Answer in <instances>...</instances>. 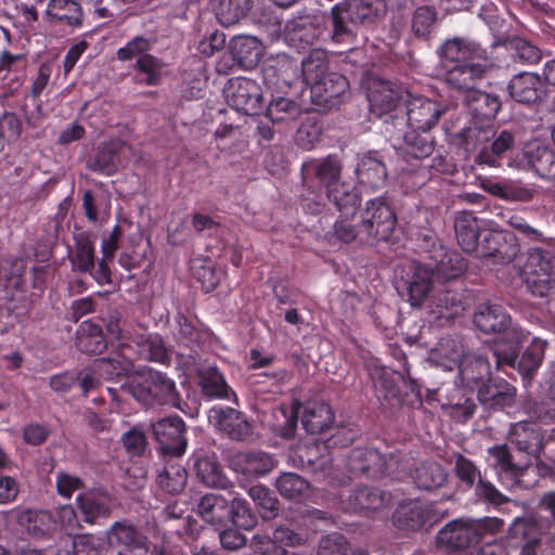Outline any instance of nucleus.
<instances>
[{"mask_svg":"<svg viewBox=\"0 0 555 555\" xmlns=\"http://www.w3.org/2000/svg\"><path fill=\"white\" fill-rule=\"evenodd\" d=\"M494 124L469 119L468 124L457 133L459 145L467 153H479L494 138Z\"/></svg>","mask_w":555,"mask_h":555,"instance_id":"obj_31","label":"nucleus"},{"mask_svg":"<svg viewBox=\"0 0 555 555\" xmlns=\"http://www.w3.org/2000/svg\"><path fill=\"white\" fill-rule=\"evenodd\" d=\"M334 422V412L326 403L307 402L301 414V424L308 434L328 431Z\"/></svg>","mask_w":555,"mask_h":555,"instance_id":"obj_38","label":"nucleus"},{"mask_svg":"<svg viewBox=\"0 0 555 555\" xmlns=\"http://www.w3.org/2000/svg\"><path fill=\"white\" fill-rule=\"evenodd\" d=\"M301 170L304 181L312 177L319 181L326 192L341 183L343 164L337 155H328L322 159L304 163Z\"/></svg>","mask_w":555,"mask_h":555,"instance_id":"obj_26","label":"nucleus"},{"mask_svg":"<svg viewBox=\"0 0 555 555\" xmlns=\"http://www.w3.org/2000/svg\"><path fill=\"white\" fill-rule=\"evenodd\" d=\"M489 452L495 461L494 466L502 485L507 489L516 487L531 489L535 486L534 479H525V476L530 473L528 466L515 464L506 444L495 446Z\"/></svg>","mask_w":555,"mask_h":555,"instance_id":"obj_17","label":"nucleus"},{"mask_svg":"<svg viewBox=\"0 0 555 555\" xmlns=\"http://www.w3.org/2000/svg\"><path fill=\"white\" fill-rule=\"evenodd\" d=\"M229 50L233 64L245 69L254 68L262 56V43L254 36H234Z\"/></svg>","mask_w":555,"mask_h":555,"instance_id":"obj_32","label":"nucleus"},{"mask_svg":"<svg viewBox=\"0 0 555 555\" xmlns=\"http://www.w3.org/2000/svg\"><path fill=\"white\" fill-rule=\"evenodd\" d=\"M52 68L48 63H42L36 78L31 82L30 91L24 96V104L21 106L23 115L30 126H36L42 117V101L40 95L50 81Z\"/></svg>","mask_w":555,"mask_h":555,"instance_id":"obj_27","label":"nucleus"},{"mask_svg":"<svg viewBox=\"0 0 555 555\" xmlns=\"http://www.w3.org/2000/svg\"><path fill=\"white\" fill-rule=\"evenodd\" d=\"M323 125L318 116H307L296 131V144L306 151L312 150L320 142Z\"/></svg>","mask_w":555,"mask_h":555,"instance_id":"obj_61","label":"nucleus"},{"mask_svg":"<svg viewBox=\"0 0 555 555\" xmlns=\"http://www.w3.org/2000/svg\"><path fill=\"white\" fill-rule=\"evenodd\" d=\"M232 498L228 507V518L240 529L251 530L257 524V516L253 512L248 501L244 498L229 493Z\"/></svg>","mask_w":555,"mask_h":555,"instance_id":"obj_56","label":"nucleus"},{"mask_svg":"<svg viewBox=\"0 0 555 555\" xmlns=\"http://www.w3.org/2000/svg\"><path fill=\"white\" fill-rule=\"evenodd\" d=\"M194 469L197 479L208 488L229 489L231 480L225 476L215 456H202L195 460Z\"/></svg>","mask_w":555,"mask_h":555,"instance_id":"obj_41","label":"nucleus"},{"mask_svg":"<svg viewBox=\"0 0 555 555\" xmlns=\"http://www.w3.org/2000/svg\"><path fill=\"white\" fill-rule=\"evenodd\" d=\"M302 114L301 105L292 99L278 96L269 103L266 117L276 124H288L297 120Z\"/></svg>","mask_w":555,"mask_h":555,"instance_id":"obj_54","label":"nucleus"},{"mask_svg":"<svg viewBox=\"0 0 555 555\" xmlns=\"http://www.w3.org/2000/svg\"><path fill=\"white\" fill-rule=\"evenodd\" d=\"M17 522L34 538L52 537L57 531L56 518L50 511H23L17 516Z\"/></svg>","mask_w":555,"mask_h":555,"instance_id":"obj_35","label":"nucleus"},{"mask_svg":"<svg viewBox=\"0 0 555 555\" xmlns=\"http://www.w3.org/2000/svg\"><path fill=\"white\" fill-rule=\"evenodd\" d=\"M229 500L220 494L207 493L197 503V514L210 525H221L228 518Z\"/></svg>","mask_w":555,"mask_h":555,"instance_id":"obj_51","label":"nucleus"},{"mask_svg":"<svg viewBox=\"0 0 555 555\" xmlns=\"http://www.w3.org/2000/svg\"><path fill=\"white\" fill-rule=\"evenodd\" d=\"M447 512L437 508L435 503L420 499L401 501L392 514L393 525L401 530L418 531L431 528L440 521Z\"/></svg>","mask_w":555,"mask_h":555,"instance_id":"obj_7","label":"nucleus"},{"mask_svg":"<svg viewBox=\"0 0 555 555\" xmlns=\"http://www.w3.org/2000/svg\"><path fill=\"white\" fill-rule=\"evenodd\" d=\"M186 425L178 416H168L152 424V434L158 451L170 457H181L188 448Z\"/></svg>","mask_w":555,"mask_h":555,"instance_id":"obj_9","label":"nucleus"},{"mask_svg":"<svg viewBox=\"0 0 555 555\" xmlns=\"http://www.w3.org/2000/svg\"><path fill=\"white\" fill-rule=\"evenodd\" d=\"M482 221L473 212H459L454 220V231L459 245L466 254H472L478 249V242L481 238L483 229Z\"/></svg>","mask_w":555,"mask_h":555,"instance_id":"obj_33","label":"nucleus"},{"mask_svg":"<svg viewBox=\"0 0 555 555\" xmlns=\"http://www.w3.org/2000/svg\"><path fill=\"white\" fill-rule=\"evenodd\" d=\"M25 270L26 266L22 259L0 260V286L7 291H22L26 283Z\"/></svg>","mask_w":555,"mask_h":555,"instance_id":"obj_58","label":"nucleus"},{"mask_svg":"<svg viewBox=\"0 0 555 555\" xmlns=\"http://www.w3.org/2000/svg\"><path fill=\"white\" fill-rule=\"evenodd\" d=\"M186 481V469L180 464L166 465L156 479L158 487L169 494L182 492Z\"/></svg>","mask_w":555,"mask_h":555,"instance_id":"obj_59","label":"nucleus"},{"mask_svg":"<svg viewBox=\"0 0 555 555\" xmlns=\"http://www.w3.org/2000/svg\"><path fill=\"white\" fill-rule=\"evenodd\" d=\"M441 115L440 105L425 96H414L406 104L408 125L412 130L429 132Z\"/></svg>","mask_w":555,"mask_h":555,"instance_id":"obj_21","label":"nucleus"},{"mask_svg":"<svg viewBox=\"0 0 555 555\" xmlns=\"http://www.w3.org/2000/svg\"><path fill=\"white\" fill-rule=\"evenodd\" d=\"M248 494L263 519H272L278 515L280 502L271 489L263 485H255L249 488Z\"/></svg>","mask_w":555,"mask_h":555,"instance_id":"obj_62","label":"nucleus"},{"mask_svg":"<svg viewBox=\"0 0 555 555\" xmlns=\"http://www.w3.org/2000/svg\"><path fill=\"white\" fill-rule=\"evenodd\" d=\"M477 397L482 404L492 409L513 406L516 399V388L504 378L489 375L478 387Z\"/></svg>","mask_w":555,"mask_h":555,"instance_id":"obj_24","label":"nucleus"},{"mask_svg":"<svg viewBox=\"0 0 555 555\" xmlns=\"http://www.w3.org/2000/svg\"><path fill=\"white\" fill-rule=\"evenodd\" d=\"M74 270L88 273L94 269V243L88 233H79L75 236V253L72 257Z\"/></svg>","mask_w":555,"mask_h":555,"instance_id":"obj_55","label":"nucleus"},{"mask_svg":"<svg viewBox=\"0 0 555 555\" xmlns=\"http://www.w3.org/2000/svg\"><path fill=\"white\" fill-rule=\"evenodd\" d=\"M528 163L535 173L542 178H547L555 173V154L545 146L529 147L526 152Z\"/></svg>","mask_w":555,"mask_h":555,"instance_id":"obj_64","label":"nucleus"},{"mask_svg":"<svg viewBox=\"0 0 555 555\" xmlns=\"http://www.w3.org/2000/svg\"><path fill=\"white\" fill-rule=\"evenodd\" d=\"M488 66L477 62L455 64L444 73V81L457 90H475L476 85L485 78Z\"/></svg>","mask_w":555,"mask_h":555,"instance_id":"obj_29","label":"nucleus"},{"mask_svg":"<svg viewBox=\"0 0 555 555\" xmlns=\"http://www.w3.org/2000/svg\"><path fill=\"white\" fill-rule=\"evenodd\" d=\"M515 138L512 132L503 130L498 137L491 140V143L482 147L476 156L478 164H485L490 167L500 166L502 157L514 146Z\"/></svg>","mask_w":555,"mask_h":555,"instance_id":"obj_47","label":"nucleus"},{"mask_svg":"<svg viewBox=\"0 0 555 555\" xmlns=\"http://www.w3.org/2000/svg\"><path fill=\"white\" fill-rule=\"evenodd\" d=\"M436 147V140L429 132L410 129L403 135V142L398 147L399 156L405 162L402 168V182L413 178V170L429 158Z\"/></svg>","mask_w":555,"mask_h":555,"instance_id":"obj_8","label":"nucleus"},{"mask_svg":"<svg viewBox=\"0 0 555 555\" xmlns=\"http://www.w3.org/2000/svg\"><path fill=\"white\" fill-rule=\"evenodd\" d=\"M341 4L357 26L373 24L386 12L384 0H344Z\"/></svg>","mask_w":555,"mask_h":555,"instance_id":"obj_42","label":"nucleus"},{"mask_svg":"<svg viewBox=\"0 0 555 555\" xmlns=\"http://www.w3.org/2000/svg\"><path fill=\"white\" fill-rule=\"evenodd\" d=\"M198 379L205 396L216 399H236L235 392L228 385L223 374L216 365H208L198 370Z\"/></svg>","mask_w":555,"mask_h":555,"instance_id":"obj_39","label":"nucleus"},{"mask_svg":"<svg viewBox=\"0 0 555 555\" xmlns=\"http://www.w3.org/2000/svg\"><path fill=\"white\" fill-rule=\"evenodd\" d=\"M366 96L371 113L378 117L391 113L401 100L399 90L389 81L380 79L369 82Z\"/></svg>","mask_w":555,"mask_h":555,"instance_id":"obj_28","label":"nucleus"},{"mask_svg":"<svg viewBox=\"0 0 555 555\" xmlns=\"http://www.w3.org/2000/svg\"><path fill=\"white\" fill-rule=\"evenodd\" d=\"M411 33L422 40H429L438 27V11L434 5H418L411 17Z\"/></svg>","mask_w":555,"mask_h":555,"instance_id":"obj_48","label":"nucleus"},{"mask_svg":"<svg viewBox=\"0 0 555 555\" xmlns=\"http://www.w3.org/2000/svg\"><path fill=\"white\" fill-rule=\"evenodd\" d=\"M447 469L436 461H422L410 470V478L421 491L433 492L442 488L448 481Z\"/></svg>","mask_w":555,"mask_h":555,"instance_id":"obj_30","label":"nucleus"},{"mask_svg":"<svg viewBox=\"0 0 555 555\" xmlns=\"http://www.w3.org/2000/svg\"><path fill=\"white\" fill-rule=\"evenodd\" d=\"M508 440L519 452L538 459L544 449V434L533 422L515 423L509 430Z\"/></svg>","mask_w":555,"mask_h":555,"instance_id":"obj_23","label":"nucleus"},{"mask_svg":"<svg viewBox=\"0 0 555 555\" xmlns=\"http://www.w3.org/2000/svg\"><path fill=\"white\" fill-rule=\"evenodd\" d=\"M326 198L331 202L339 217H353L360 207V195L356 188L341 182L326 192Z\"/></svg>","mask_w":555,"mask_h":555,"instance_id":"obj_46","label":"nucleus"},{"mask_svg":"<svg viewBox=\"0 0 555 555\" xmlns=\"http://www.w3.org/2000/svg\"><path fill=\"white\" fill-rule=\"evenodd\" d=\"M347 474L331 469L326 474L330 485L344 487L353 479L378 480L384 477L399 478L402 466V453L398 450L382 453L374 447H357L346 456Z\"/></svg>","mask_w":555,"mask_h":555,"instance_id":"obj_2","label":"nucleus"},{"mask_svg":"<svg viewBox=\"0 0 555 555\" xmlns=\"http://www.w3.org/2000/svg\"><path fill=\"white\" fill-rule=\"evenodd\" d=\"M540 78L530 73L515 75L508 83L511 98L521 104L530 105L535 103L540 94Z\"/></svg>","mask_w":555,"mask_h":555,"instance_id":"obj_43","label":"nucleus"},{"mask_svg":"<svg viewBox=\"0 0 555 555\" xmlns=\"http://www.w3.org/2000/svg\"><path fill=\"white\" fill-rule=\"evenodd\" d=\"M501 333L505 347H502V352H495L496 364L498 366L505 364L515 367L520 348L527 340L528 334L521 327L512 325V323Z\"/></svg>","mask_w":555,"mask_h":555,"instance_id":"obj_44","label":"nucleus"},{"mask_svg":"<svg viewBox=\"0 0 555 555\" xmlns=\"http://www.w3.org/2000/svg\"><path fill=\"white\" fill-rule=\"evenodd\" d=\"M135 356L137 352L130 344L120 341L116 344L113 356L96 359L92 367L103 379L120 382L132 371Z\"/></svg>","mask_w":555,"mask_h":555,"instance_id":"obj_16","label":"nucleus"},{"mask_svg":"<svg viewBox=\"0 0 555 555\" xmlns=\"http://www.w3.org/2000/svg\"><path fill=\"white\" fill-rule=\"evenodd\" d=\"M397 215L386 196H377L365 203L361 212V233L367 240L387 242L397 227Z\"/></svg>","mask_w":555,"mask_h":555,"instance_id":"obj_6","label":"nucleus"},{"mask_svg":"<svg viewBox=\"0 0 555 555\" xmlns=\"http://www.w3.org/2000/svg\"><path fill=\"white\" fill-rule=\"evenodd\" d=\"M76 346L87 354H100L107 344L102 328L93 323L82 322L77 331Z\"/></svg>","mask_w":555,"mask_h":555,"instance_id":"obj_52","label":"nucleus"},{"mask_svg":"<svg viewBox=\"0 0 555 555\" xmlns=\"http://www.w3.org/2000/svg\"><path fill=\"white\" fill-rule=\"evenodd\" d=\"M356 176L359 183L372 191L383 189L388 179V172L379 152L370 151L358 156Z\"/></svg>","mask_w":555,"mask_h":555,"instance_id":"obj_22","label":"nucleus"},{"mask_svg":"<svg viewBox=\"0 0 555 555\" xmlns=\"http://www.w3.org/2000/svg\"><path fill=\"white\" fill-rule=\"evenodd\" d=\"M312 100L315 104H334V100L343 96L349 89L348 79L336 72H331L310 86Z\"/></svg>","mask_w":555,"mask_h":555,"instance_id":"obj_34","label":"nucleus"},{"mask_svg":"<svg viewBox=\"0 0 555 555\" xmlns=\"http://www.w3.org/2000/svg\"><path fill=\"white\" fill-rule=\"evenodd\" d=\"M46 15L50 22L79 28L83 23V11L75 0H49Z\"/></svg>","mask_w":555,"mask_h":555,"instance_id":"obj_37","label":"nucleus"},{"mask_svg":"<svg viewBox=\"0 0 555 555\" xmlns=\"http://www.w3.org/2000/svg\"><path fill=\"white\" fill-rule=\"evenodd\" d=\"M328 52L324 49H311L301 61V72L307 85L315 83L322 76L331 73Z\"/></svg>","mask_w":555,"mask_h":555,"instance_id":"obj_53","label":"nucleus"},{"mask_svg":"<svg viewBox=\"0 0 555 555\" xmlns=\"http://www.w3.org/2000/svg\"><path fill=\"white\" fill-rule=\"evenodd\" d=\"M374 393L383 409L393 411L402 404L401 383L402 376L398 372L386 366L370 369Z\"/></svg>","mask_w":555,"mask_h":555,"instance_id":"obj_18","label":"nucleus"},{"mask_svg":"<svg viewBox=\"0 0 555 555\" xmlns=\"http://www.w3.org/2000/svg\"><path fill=\"white\" fill-rule=\"evenodd\" d=\"M111 546L122 547L116 555H149L150 541L129 520L115 521L106 531Z\"/></svg>","mask_w":555,"mask_h":555,"instance_id":"obj_14","label":"nucleus"},{"mask_svg":"<svg viewBox=\"0 0 555 555\" xmlns=\"http://www.w3.org/2000/svg\"><path fill=\"white\" fill-rule=\"evenodd\" d=\"M430 356L435 362L438 358H447L448 361L443 362L447 367L457 364L461 382L470 390H475L491 375L490 363L485 357L475 353L463 354L461 346L452 339L442 340L439 347L431 349Z\"/></svg>","mask_w":555,"mask_h":555,"instance_id":"obj_4","label":"nucleus"},{"mask_svg":"<svg viewBox=\"0 0 555 555\" xmlns=\"http://www.w3.org/2000/svg\"><path fill=\"white\" fill-rule=\"evenodd\" d=\"M131 393L146 406L169 405L180 409L181 396L175 380L159 371L151 370L140 382L133 383Z\"/></svg>","mask_w":555,"mask_h":555,"instance_id":"obj_5","label":"nucleus"},{"mask_svg":"<svg viewBox=\"0 0 555 555\" xmlns=\"http://www.w3.org/2000/svg\"><path fill=\"white\" fill-rule=\"evenodd\" d=\"M274 486L281 496L291 501L304 500L311 489V483L306 478L291 472L281 473Z\"/></svg>","mask_w":555,"mask_h":555,"instance_id":"obj_49","label":"nucleus"},{"mask_svg":"<svg viewBox=\"0 0 555 555\" xmlns=\"http://www.w3.org/2000/svg\"><path fill=\"white\" fill-rule=\"evenodd\" d=\"M391 494L377 487L364 486L354 489L341 507L347 513L370 516L371 513L387 507L390 504Z\"/></svg>","mask_w":555,"mask_h":555,"instance_id":"obj_19","label":"nucleus"},{"mask_svg":"<svg viewBox=\"0 0 555 555\" xmlns=\"http://www.w3.org/2000/svg\"><path fill=\"white\" fill-rule=\"evenodd\" d=\"M519 246L513 234L483 229L476 257L492 263H509L518 255Z\"/></svg>","mask_w":555,"mask_h":555,"instance_id":"obj_12","label":"nucleus"},{"mask_svg":"<svg viewBox=\"0 0 555 555\" xmlns=\"http://www.w3.org/2000/svg\"><path fill=\"white\" fill-rule=\"evenodd\" d=\"M256 0H220L217 18L223 26L238 23L251 10Z\"/></svg>","mask_w":555,"mask_h":555,"instance_id":"obj_57","label":"nucleus"},{"mask_svg":"<svg viewBox=\"0 0 555 555\" xmlns=\"http://www.w3.org/2000/svg\"><path fill=\"white\" fill-rule=\"evenodd\" d=\"M455 171L456 165L452 157L437 154L413 170L412 188H421L437 173L453 175Z\"/></svg>","mask_w":555,"mask_h":555,"instance_id":"obj_45","label":"nucleus"},{"mask_svg":"<svg viewBox=\"0 0 555 555\" xmlns=\"http://www.w3.org/2000/svg\"><path fill=\"white\" fill-rule=\"evenodd\" d=\"M503 526V520L496 517L456 518L438 531L436 541L450 551L475 548L492 533L500 532Z\"/></svg>","mask_w":555,"mask_h":555,"instance_id":"obj_3","label":"nucleus"},{"mask_svg":"<svg viewBox=\"0 0 555 555\" xmlns=\"http://www.w3.org/2000/svg\"><path fill=\"white\" fill-rule=\"evenodd\" d=\"M275 464L273 455L262 450L237 452L230 460V467L246 478L264 476L273 469Z\"/></svg>","mask_w":555,"mask_h":555,"instance_id":"obj_20","label":"nucleus"},{"mask_svg":"<svg viewBox=\"0 0 555 555\" xmlns=\"http://www.w3.org/2000/svg\"><path fill=\"white\" fill-rule=\"evenodd\" d=\"M178 332L177 340L185 347L194 350L199 347L206 339V333L198 327L195 322L190 320L182 313L177 315Z\"/></svg>","mask_w":555,"mask_h":555,"instance_id":"obj_63","label":"nucleus"},{"mask_svg":"<svg viewBox=\"0 0 555 555\" xmlns=\"http://www.w3.org/2000/svg\"><path fill=\"white\" fill-rule=\"evenodd\" d=\"M436 274L431 263L411 262L402 271L398 289L405 293L406 300L413 308H421L427 302L426 309L433 321L453 319L462 308V301L452 292L434 293Z\"/></svg>","mask_w":555,"mask_h":555,"instance_id":"obj_1","label":"nucleus"},{"mask_svg":"<svg viewBox=\"0 0 555 555\" xmlns=\"http://www.w3.org/2000/svg\"><path fill=\"white\" fill-rule=\"evenodd\" d=\"M550 251L535 248L529 253L522 268V276L532 295L540 297L547 295L555 281Z\"/></svg>","mask_w":555,"mask_h":555,"instance_id":"obj_10","label":"nucleus"},{"mask_svg":"<svg viewBox=\"0 0 555 555\" xmlns=\"http://www.w3.org/2000/svg\"><path fill=\"white\" fill-rule=\"evenodd\" d=\"M466 104L470 119L494 124L493 120L502 103L496 94L475 89L468 92Z\"/></svg>","mask_w":555,"mask_h":555,"instance_id":"obj_36","label":"nucleus"},{"mask_svg":"<svg viewBox=\"0 0 555 555\" xmlns=\"http://www.w3.org/2000/svg\"><path fill=\"white\" fill-rule=\"evenodd\" d=\"M474 324L486 334L501 333L511 324V317L501 305H481L474 314Z\"/></svg>","mask_w":555,"mask_h":555,"instance_id":"obj_40","label":"nucleus"},{"mask_svg":"<svg viewBox=\"0 0 555 555\" xmlns=\"http://www.w3.org/2000/svg\"><path fill=\"white\" fill-rule=\"evenodd\" d=\"M227 102L236 112L258 115L263 107L261 87L250 78H233L227 89Z\"/></svg>","mask_w":555,"mask_h":555,"instance_id":"obj_13","label":"nucleus"},{"mask_svg":"<svg viewBox=\"0 0 555 555\" xmlns=\"http://www.w3.org/2000/svg\"><path fill=\"white\" fill-rule=\"evenodd\" d=\"M431 268L437 278L450 281L463 274L466 270V261L457 251L447 248L446 256L438 258Z\"/></svg>","mask_w":555,"mask_h":555,"instance_id":"obj_60","label":"nucleus"},{"mask_svg":"<svg viewBox=\"0 0 555 555\" xmlns=\"http://www.w3.org/2000/svg\"><path fill=\"white\" fill-rule=\"evenodd\" d=\"M214 427L233 441H248L253 437V426L245 413L225 405H214L208 413Z\"/></svg>","mask_w":555,"mask_h":555,"instance_id":"obj_11","label":"nucleus"},{"mask_svg":"<svg viewBox=\"0 0 555 555\" xmlns=\"http://www.w3.org/2000/svg\"><path fill=\"white\" fill-rule=\"evenodd\" d=\"M331 38L335 43H353L356 39L357 24L350 20L349 14L346 12L341 3H337L331 11Z\"/></svg>","mask_w":555,"mask_h":555,"instance_id":"obj_50","label":"nucleus"},{"mask_svg":"<svg viewBox=\"0 0 555 555\" xmlns=\"http://www.w3.org/2000/svg\"><path fill=\"white\" fill-rule=\"evenodd\" d=\"M82 521L95 525L100 519L108 518L114 509L115 498L106 489L94 487L80 492L75 500Z\"/></svg>","mask_w":555,"mask_h":555,"instance_id":"obj_15","label":"nucleus"},{"mask_svg":"<svg viewBox=\"0 0 555 555\" xmlns=\"http://www.w3.org/2000/svg\"><path fill=\"white\" fill-rule=\"evenodd\" d=\"M439 55L443 62L454 65L487 60V51L478 42L467 38L447 40L440 47Z\"/></svg>","mask_w":555,"mask_h":555,"instance_id":"obj_25","label":"nucleus"}]
</instances>
